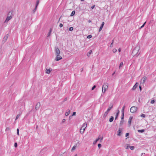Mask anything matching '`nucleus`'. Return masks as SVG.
I'll list each match as a JSON object with an SVG mask.
<instances>
[{
	"label": "nucleus",
	"mask_w": 156,
	"mask_h": 156,
	"mask_svg": "<svg viewBox=\"0 0 156 156\" xmlns=\"http://www.w3.org/2000/svg\"><path fill=\"white\" fill-rule=\"evenodd\" d=\"M140 49V45H136L132 52V55L133 56H135L136 55H138L139 53H138L139 50Z\"/></svg>",
	"instance_id": "1"
},
{
	"label": "nucleus",
	"mask_w": 156,
	"mask_h": 156,
	"mask_svg": "<svg viewBox=\"0 0 156 156\" xmlns=\"http://www.w3.org/2000/svg\"><path fill=\"white\" fill-rule=\"evenodd\" d=\"M87 124L86 122L83 124L82 126L80 129V133L81 134H83L85 131L86 128L87 127Z\"/></svg>",
	"instance_id": "2"
},
{
	"label": "nucleus",
	"mask_w": 156,
	"mask_h": 156,
	"mask_svg": "<svg viewBox=\"0 0 156 156\" xmlns=\"http://www.w3.org/2000/svg\"><path fill=\"white\" fill-rule=\"evenodd\" d=\"M108 84L107 83H105L103 85L102 88V93L104 94L106 90L108 89Z\"/></svg>",
	"instance_id": "3"
},
{
	"label": "nucleus",
	"mask_w": 156,
	"mask_h": 156,
	"mask_svg": "<svg viewBox=\"0 0 156 156\" xmlns=\"http://www.w3.org/2000/svg\"><path fill=\"white\" fill-rule=\"evenodd\" d=\"M11 14L12 13L11 12H9L8 13L6 19L5 21V23H7L9 21L12 19V17L11 16Z\"/></svg>",
	"instance_id": "4"
},
{
	"label": "nucleus",
	"mask_w": 156,
	"mask_h": 156,
	"mask_svg": "<svg viewBox=\"0 0 156 156\" xmlns=\"http://www.w3.org/2000/svg\"><path fill=\"white\" fill-rule=\"evenodd\" d=\"M137 109V107L135 106H133L130 109V111L132 113H134L136 112Z\"/></svg>",
	"instance_id": "5"
},
{
	"label": "nucleus",
	"mask_w": 156,
	"mask_h": 156,
	"mask_svg": "<svg viewBox=\"0 0 156 156\" xmlns=\"http://www.w3.org/2000/svg\"><path fill=\"white\" fill-rule=\"evenodd\" d=\"M147 79V78L146 76H144L143 77V78L141 79L140 81V84H143L146 81V80Z\"/></svg>",
	"instance_id": "6"
},
{
	"label": "nucleus",
	"mask_w": 156,
	"mask_h": 156,
	"mask_svg": "<svg viewBox=\"0 0 156 156\" xmlns=\"http://www.w3.org/2000/svg\"><path fill=\"white\" fill-rule=\"evenodd\" d=\"M56 57L55 58V60L57 61H59L62 59V57L60 55H55Z\"/></svg>",
	"instance_id": "7"
},
{
	"label": "nucleus",
	"mask_w": 156,
	"mask_h": 156,
	"mask_svg": "<svg viewBox=\"0 0 156 156\" xmlns=\"http://www.w3.org/2000/svg\"><path fill=\"white\" fill-rule=\"evenodd\" d=\"M55 55H60V51L59 48H55Z\"/></svg>",
	"instance_id": "8"
},
{
	"label": "nucleus",
	"mask_w": 156,
	"mask_h": 156,
	"mask_svg": "<svg viewBox=\"0 0 156 156\" xmlns=\"http://www.w3.org/2000/svg\"><path fill=\"white\" fill-rule=\"evenodd\" d=\"M133 117L132 116H130L129 119V120H128V127H130V125H131V121H132V119H133Z\"/></svg>",
	"instance_id": "9"
},
{
	"label": "nucleus",
	"mask_w": 156,
	"mask_h": 156,
	"mask_svg": "<svg viewBox=\"0 0 156 156\" xmlns=\"http://www.w3.org/2000/svg\"><path fill=\"white\" fill-rule=\"evenodd\" d=\"M122 129L121 128H119V130L117 131V135L119 136H120L122 134Z\"/></svg>",
	"instance_id": "10"
},
{
	"label": "nucleus",
	"mask_w": 156,
	"mask_h": 156,
	"mask_svg": "<svg viewBox=\"0 0 156 156\" xmlns=\"http://www.w3.org/2000/svg\"><path fill=\"white\" fill-rule=\"evenodd\" d=\"M41 106V104L40 102H38L37 103L35 106V109L36 110H38L39 109Z\"/></svg>",
	"instance_id": "11"
},
{
	"label": "nucleus",
	"mask_w": 156,
	"mask_h": 156,
	"mask_svg": "<svg viewBox=\"0 0 156 156\" xmlns=\"http://www.w3.org/2000/svg\"><path fill=\"white\" fill-rule=\"evenodd\" d=\"M138 83H136L133 86L132 90H134L136 88L138 87Z\"/></svg>",
	"instance_id": "12"
},
{
	"label": "nucleus",
	"mask_w": 156,
	"mask_h": 156,
	"mask_svg": "<svg viewBox=\"0 0 156 156\" xmlns=\"http://www.w3.org/2000/svg\"><path fill=\"white\" fill-rule=\"evenodd\" d=\"M104 24H105L104 22H102V23L101 25V26H100V28L99 29V32H100L101 31V30H102V29L104 26Z\"/></svg>",
	"instance_id": "13"
},
{
	"label": "nucleus",
	"mask_w": 156,
	"mask_h": 156,
	"mask_svg": "<svg viewBox=\"0 0 156 156\" xmlns=\"http://www.w3.org/2000/svg\"><path fill=\"white\" fill-rule=\"evenodd\" d=\"M113 105L112 104H111L110 105V107H108L107 109V111L109 112L111 109L112 108Z\"/></svg>",
	"instance_id": "14"
},
{
	"label": "nucleus",
	"mask_w": 156,
	"mask_h": 156,
	"mask_svg": "<svg viewBox=\"0 0 156 156\" xmlns=\"http://www.w3.org/2000/svg\"><path fill=\"white\" fill-rule=\"evenodd\" d=\"M51 70V69H46V73L47 74H49Z\"/></svg>",
	"instance_id": "15"
},
{
	"label": "nucleus",
	"mask_w": 156,
	"mask_h": 156,
	"mask_svg": "<svg viewBox=\"0 0 156 156\" xmlns=\"http://www.w3.org/2000/svg\"><path fill=\"white\" fill-rule=\"evenodd\" d=\"M70 110L68 109L67 111L65 113V115L66 116H67L69 115V114L70 113Z\"/></svg>",
	"instance_id": "16"
},
{
	"label": "nucleus",
	"mask_w": 156,
	"mask_h": 156,
	"mask_svg": "<svg viewBox=\"0 0 156 156\" xmlns=\"http://www.w3.org/2000/svg\"><path fill=\"white\" fill-rule=\"evenodd\" d=\"M100 135H99V136L98 138V139H97L96 140H95V141H94V142H93V144H95L97 143V141H98L100 140Z\"/></svg>",
	"instance_id": "17"
},
{
	"label": "nucleus",
	"mask_w": 156,
	"mask_h": 156,
	"mask_svg": "<svg viewBox=\"0 0 156 156\" xmlns=\"http://www.w3.org/2000/svg\"><path fill=\"white\" fill-rule=\"evenodd\" d=\"M8 34H7L5 35V37H4L3 38V40L4 41H5L7 40L8 38Z\"/></svg>",
	"instance_id": "18"
},
{
	"label": "nucleus",
	"mask_w": 156,
	"mask_h": 156,
	"mask_svg": "<svg viewBox=\"0 0 156 156\" xmlns=\"http://www.w3.org/2000/svg\"><path fill=\"white\" fill-rule=\"evenodd\" d=\"M51 32H52V29H51L50 30L49 32L47 34V37H48L50 36Z\"/></svg>",
	"instance_id": "19"
},
{
	"label": "nucleus",
	"mask_w": 156,
	"mask_h": 156,
	"mask_svg": "<svg viewBox=\"0 0 156 156\" xmlns=\"http://www.w3.org/2000/svg\"><path fill=\"white\" fill-rule=\"evenodd\" d=\"M109 112L107 110L105 112V113L104 115V117H106L107 116L108 114V113Z\"/></svg>",
	"instance_id": "20"
},
{
	"label": "nucleus",
	"mask_w": 156,
	"mask_h": 156,
	"mask_svg": "<svg viewBox=\"0 0 156 156\" xmlns=\"http://www.w3.org/2000/svg\"><path fill=\"white\" fill-rule=\"evenodd\" d=\"M92 53V51L91 50H90L89 51L87 54V56L88 57H89L90 55V54Z\"/></svg>",
	"instance_id": "21"
},
{
	"label": "nucleus",
	"mask_w": 156,
	"mask_h": 156,
	"mask_svg": "<svg viewBox=\"0 0 156 156\" xmlns=\"http://www.w3.org/2000/svg\"><path fill=\"white\" fill-rule=\"evenodd\" d=\"M114 119V117L113 116H111V118L109 119V121L110 122H112L113 121Z\"/></svg>",
	"instance_id": "22"
},
{
	"label": "nucleus",
	"mask_w": 156,
	"mask_h": 156,
	"mask_svg": "<svg viewBox=\"0 0 156 156\" xmlns=\"http://www.w3.org/2000/svg\"><path fill=\"white\" fill-rule=\"evenodd\" d=\"M39 3V0H38L37 1L36 5V9H37V6L38 5Z\"/></svg>",
	"instance_id": "23"
},
{
	"label": "nucleus",
	"mask_w": 156,
	"mask_h": 156,
	"mask_svg": "<svg viewBox=\"0 0 156 156\" xmlns=\"http://www.w3.org/2000/svg\"><path fill=\"white\" fill-rule=\"evenodd\" d=\"M129 144H127L125 145V147L126 149H128L129 147Z\"/></svg>",
	"instance_id": "24"
},
{
	"label": "nucleus",
	"mask_w": 156,
	"mask_h": 156,
	"mask_svg": "<svg viewBox=\"0 0 156 156\" xmlns=\"http://www.w3.org/2000/svg\"><path fill=\"white\" fill-rule=\"evenodd\" d=\"M123 63L122 62H121L120 64H119V69H120L121 68V67L123 66Z\"/></svg>",
	"instance_id": "25"
},
{
	"label": "nucleus",
	"mask_w": 156,
	"mask_h": 156,
	"mask_svg": "<svg viewBox=\"0 0 156 156\" xmlns=\"http://www.w3.org/2000/svg\"><path fill=\"white\" fill-rule=\"evenodd\" d=\"M119 110H118V112L116 114V117H115V120L118 117V116L119 114Z\"/></svg>",
	"instance_id": "26"
},
{
	"label": "nucleus",
	"mask_w": 156,
	"mask_h": 156,
	"mask_svg": "<svg viewBox=\"0 0 156 156\" xmlns=\"http://www.w3.org/2000/svg\"><path fill=\"white\" fill-rule=\"evenodd\" d=\"M125 108V106L124 105L122 108V113H124V111Z\"/></svg>",
	"instance_id": "27"
},
{
	"label": "nucleus",
	"mask_w": 156,
	"mask_h": 156,
	"mask_svg": "<svg viewBox=\"0 0 156 156\" xmlns=\"http://www.w3.org/2000/svg\"><path fill=\"white\" fill-rule=\"evenodd\" d=\"M75 11H73L72 12V13H71V15H70L71 16H73L75 14Z\"/></svg>",
	"instance_id": "28"
},
{
	"label": "nucleus",
	"mask_w": 156,
	"mask_h": 156,
	"mask_svg": "<svg viewBox=\"0 0 156 156\" xmlns=\"http://www.w3.org/2000/svg\"><path fill=\"white\" fill-rule=\"evenodd\" d=\"M76 145L74 146L73 147V148H72V150H71L72 151H73L75 150L76 149Z\"/></svg>",
	"instance_id": "29"
},
{
	"label": "nucleus",
	"mask_w": 156,
	"mask_h": 156,
	"mask_svg": "<svg viewBox=\"0 0 156 156\" xmlns=\"http://www.w3.org/2000/svg\"><path fill=\"white\" fill-rule=\"evenodd\" d=\"M138 131L139 133H142L144 131V129L138 130Z\"/></svg>",
	"instance_id": "30"
},
{
	"label": "nucleus",
	"mask_w": 156,
	"mask_h": 156,
	"mask_svg": "<svg viewBox=\"0 0 156 156\" xmlns=\"http://www.w3.org/2000/svg\"><path fill=\"white\" fill-rule=\"evenodd\" d=\"M21 113L20 114H18L17 115L15 120H16L19 118V117L20 116V115H21Z\"/></svg>",
	"instance_id": "31"
},
{
	"label": "nucleus",
	"mask_w": 156,
	"mask_h": 156,
	"mask_svg": "<svg viewBox=\"0 0 156 156\" xmlns=\"http://www.w3.org/2000/svg\"><path fill=\"white\" fill-rule=\"evenodd\" d=\"M124 120H121V121L120 122V126H122Z\"/></svg>",
	"instance_id": "32"
},
{
	"label": "nucleus",
	"mask_w": 156,
	"mask_h": 156,
	"mask_svg": "<svg viewBox=\"0 0 156 156\" xmlns=\"http://www.w3.org/2000/svg\"><path fill=\"white\" fill-rule=\"evenodd\" d=\"M122 116L121 118V120H123L124 119V113H122Z\"/></svg>",
	"instance_id": "33"
},
{
	"label": "nucleus",
	"mask_w": 156,
	"mask_h": 156,
	"mask_svg": "<svg viewBox=\"0 0 156 156\" xmlns=\"http://www.w3.org/2000/svg\"><path fill=\"white\" fill-rule=\"evenodd\" d=\"M129 148L132 150H134V147L133 146H129Z\"/></svg>",
	"instance_id": "34"
},
{
	"label": "nucleus",
	"mask_w": 156,
	"mask_h": 156,
	"mask_svg": "<svg viewBox=\"0 0 156 156\" xmlns=\"http://www.w3.org/2000/svg\"><path fill=\"white\" fill-rule=\"evenodd\" d=\"M73 27H70L69 28V30L70 31H72L73 30Z\"/></svg>",
	"instance_id": "35"
},
{
	"label": "nucleus",
	"mask_w": 156,
	"mask_h": 156,
	"mask_svg": "<svg viewBox=\"0 0 156 156\" xmlns=\"http://www.w3.org/2000/svg\"><path fill=\"white\" fill-rule=\"evenodd\" d=\"M91 37H92V35H89L87 36V38H88V39H90Z\"/></svg>",
	"instance_id": "36"
},
{
	"label": "nucleus",
	"mask_w": 156,
	"mask_h": 156,
	"mask_svg": "<svg viewBox=\"0 0 156 156\" xmlns=\"http://www.w3.org/2000/svg\"><path fill=\"white\" fill-rule=\"evenodd\" d=\"M146 22H145L144 23V24L141 27H140V29H141L145 25V23H146Z\"/></svg>",
	"instance_id": "37"
},
{
	"label": "nucleus",
	"mask_w": 156,
	"mask_h": 156,
	"mask_svg": "<svg viewBox=\"0 0 156 156\" xmlns=\"http://www.w3.org/2000/svg\"><path fill=\"white\" fill-rule=\"evenodd\" d=\"M113 41H114V40H113L112 43L110 44V47H112L113 46Z\"/></svg>",
	"instance_id": "38"
},
{
	"label": "nucleus",
	"mask_w": 156,
	"mask_h": 156,
	"mask_svg": "<svg viewBox=\"0 0 156 156\" xmlns=\"http://www.w3.org/2000/svg\"><path fill=\"white\" fill-rule=\"evenodd\" d=\"M112 51H113V52L114 53H115V52H116V51H117V49H115V48H114V49H113V50H112Z\"/></svg>",
	"instance_id": "39"
},
{
	"label": "nucleus",
	"mask_w": 156,
	"mask_h": 156,
	"mask_svg": "<svg viewBox=\"0 0 156 156\" xmlns=\"http://www.w3.org/2000/svg\"><path fill=\"white\" fill-rule=\"evenodd\" d=\"M141 117H142L143 118H144L145 117V115L144 114H142L141 115Z\"/></svg>",
	"instance_id": "40"
},
{
	"label": "nucleus",
	"mask_w": 156,
	"mask_h": 156,
	"mask_svg": "<svg viewBox=\"0 0 156 156\" xmlns=\"http://www.w3.org/2000/svg\"><path fill=\"white\" fill-rule=\"evenodd\" d=\"M17 135H19V129H18V128L17 129Z\"/></svg>",
	"instance_id": "41"
},
{
	"label": "nucleus",
	"mask_w": 156,
	"mask_h": 156,
	"mask_svg": "<svg viewBox=\"0 0 156 156\" xmlns=\"http://www.w3.org/2000/svg\"><path fill=\"white\" fill-rule=\"evenodd\" d=\"M155 102V101L154 100H152L151 101V104H153Z\"/></svg>",
	"instance_id": "42"
},
{
	"label": "nucleus",
	"mask_w": 156,
	"mask_h": 156,
	"mask_svg": "<svg viewBox=\"0 0 156 156\" xmlns=\"http://www.w3.org/2000/svg\"><path fill=\"white\" fill-rule=\"evenodd\" d=\"M101 147V144H98V147L100 148Z\"/></svg>",
	"instance_id": "43"
},
{
	"label": "nucleus",
	"mask_w": 156,
	"mask_h": 156,
	"mask_svg": "<svg viewBox=\"0 0 156 156\" xmlns=\"http://www.w3.org/2000/svg\"><path fill=\"white\" fill-rule=\"evenodd\" d=\"M96 87V86L95 85H94L93 86V87H92V90H94V89Z\"/></svg>",
	"instance_id": "44"
},
{
	"label": "nucleus",
	"mask_w": 156,
	"mask_h": 156,
	"mask_svg": "<svg viewBox=\"0 0 156 156\" xmlns=\"http://www.w3.org/2000/svg\"><path fill=\"white\" fill-rule=\"evenodd\" d=\"M17 145L16 143H15L14 144V146L15 147H17Z\"/></svg>",
	"instance_id": "45"
},
{
	"label": "nucleus",
	"mask_w": 156,
	"mask_h": 156,
	"mask_svg": "<svg viewBox=\"0 0 156 156\" xmlns=\"http://www.w3.org/2000/svg\"><path fill=\"white\" fill-rule=\"evenodd\" d=\"M76 112H73L72 116L75 115H76Z\"/></svg>",
	"instance_id": "46"
},
{
	"label": "nucleus",
	"mask_w": 156,
	"mask_h": 156,
	"mask_svg": "<svg viewBox=\"0 0 156 156\" xmlns=\"http://www.w3.org/2000/svg\"><path fill=\"white\" fill-rule=\"evenodd\" d=\"M95 6V5H93L91 7V8L92 9H93L94 8Z\"/></svg>",
	"instance_id": "47"
},
{
	"label": "nucleus",
	"mask_w": 156,
	"mask_h": 156,
	"mask_svg": "<svg viewBox=\"0 0 156 156\" xmlns=\"http://www.w3.org/2000/svg\"><path fill=\"white\" fill-rule=\"evenodd\" d=\"M129 135V133H127L126 134V136L127 137Z\"/></svg>",
	"instance_id": "48"
},
{
	"label": "nucleus",
	"mask_w": 156,
	"mask_h": 156,
	"mask_svg": "<svg viewBox=\"0 0 156 156\" xmlns=\"http://www.w3.org/2000/svg\"><path fill=\"white\" fill-rule=\"evenodd\" d=\"M63 26V25L62 23H60L59 25V27H62Z\"/></svg>",
	"instance_id": "49"
},
{
	"label": "nucleus",
	"mask_w": 156,
	"mask_h": 156,
	"mask_svg": "<svg viewBox=\"0 0 156 156\" xmlns=\"http://www.w3.org/2000/svg\"><path fill=\"white\" fill-rule=\"evenodd\" d=\"M9 130V128H6L5 129V131H8Z\"/></svg>",
	"instance_id": "50"
},
{
	"label": "nucleus",
	"mask_w": 156,
	"mask_h": 156,
	"mask_svg": "<svg viewBox=\"0 0 156 156\" xmlns=\"http://www.w3.org/2000/svg\"><path fill=\"white\" fill-rule=\"evenodd\" d=\"M65 119H63L62 120V123H63L65 121Z\"/></svg>",
	"instance_id": "51"
},
{
	"label": "nucleus",
	"mask_w": 156,
	"mask_h": 156,
	"mask_svg": "<svg viewBox=\"0 0 156 156\" xmlns=\"http://www.w3.org/2000/svg\"><path fill=\"white\" fill-rule=\"evenodd\" d=\"M36 9H36V7H35V9L33 10V12H35V11H36Z\"/></svg>",
	"instance_id": "52"
},
{
	"label": "nucleus",
	"mask_w": 156,
	"mask_h": 156,
	"mask_svg": "<svg viewBox=\"0 0 156 156\" xmlns=\"http://www.w3.org/2000/svg\"><path fill=\"white\" fill-rule=\"evenodd\" d=\"M100 139L101 141V140H103V137H100Z\"/></svg>",
	"instance_id": "53"
},
{
	"label": "nucleus",
	"mask_w": 156,
	"mask_h": 156,
	"mask_svg": "<svg viewBox=\"0 0 156 156\" xmlns=\"http://www.w3.org/2000/svg\"><path fill=\"white\" fill-rule=\"evenodd\" d=\"M118 51L119 52H120L121 51V49L120 48H119L118 49Z\"/></svg>",
	"instance_id": "54"
},
{
	"label": "nucleus",
	"mask_w": 156,
	"mask_h": 156,
	"mask_svg": "<svg viewBox=\"0 0 156 156\" xmlns=\"http://www.w3.org/2000/svg\"><path fill=\"white\" fill-rule=\"evenodd\" d=\"M88 22L89 23H90L91 21V20H89L88 21Z\"/></svg>",
	"instance_id": "55"
},
{
	"label": "nucleus",
	"mask_w": 156,
	"mask_h": 156,
	"mask_svg": "<svg viewBox=\"0 0 156 156\" xmlns=\"http://www.w3.org/2000/svg\"><path fill=\"white\" fill-rule=\"evenodd\" d=\"M139 87H140V90H141V88L140 85V86Z\"/></svg>",
	"instance_id": "56"
},
{
	"label": "nucleus",
	"mask_w": 156,
	"mask_h": 156,
	"mask_svg": "<svg viewBox=\"0 0 156 156\" xmlns=\"http://www.w3.org/2000/svg\"><path fill=\"white\" fill-rule=\"evenodd\" d=\"M115 73V72H114L113 73V74H112V75H114V74Z\"/></svg>",
	"instance_id": "57"
},
{
	"label": "nucleus",
	"mask_w": 156,
	"mask_h": 156,
	"mask_svg": "<svg viewBox=\"0 0 156 156\" xmlns=\"http://www.w3.org/2000/svg\"><path fill=\"white\" fill-rule=\"evenodd\" d=\"M74 156H77V154H76Z\"/></svg>",
	"instance_id": "58"
},
{
	"label": "nucleus",
	"mask_w": 156,
	"mask_h": 156,
	"mask_svg": "<svg viewBox=\"0 0 156 156\" xmlns=\"http://www.w3.org/2000/svg\"><path fill=\"white\" fill-rule=\"evenodd\" d=\"M143 153H142V154H141V156H142V155H143Z\"/></svg>",
	"instance_id": "59"
},
{
	"label": "nucleus",
	"mask_w": 156,
	"mask_h": 156,
	"mask_svg": "<svg viewBox=\"0 0 156 156\" xmlns=\"http://www.w3.org/2000/svg\"><path fill=\"white\" fill-rule=\"evenodd\" d=\"M81 1H84L85 0H80Z\"/></svg>",
	"instance_id": "60"
}]
</instances>
